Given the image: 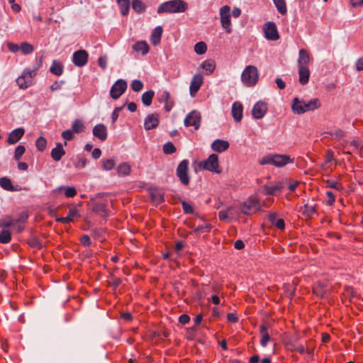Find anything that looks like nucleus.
I'll list each match as a JSON object with an SVG mask.
<instances>
[{
	"mask_svg": "<svg viewBox=\"0 0 363 363\" xmlns=\"http://www.w3.org/2000/svg\"><path fill=\"white\" fill-rule=\"evenodd\" d=\"M320 106L318 99H313L308 102L294 98L291 104V110L296 114H303L307 111H314Z\"/></svg>",
	"mask_w": 363,
	"mask_h": 363,
	"instance_id": "obj_1",
	"label": "nucleus"
},
{
	"mask_svg": "<svg viewBox=\"0 0 363 363\" xmlns=\"http://www.w3.org/2000/svg\"><path fill=\"white\" fill-rule=\"evenodd\" d=\"M188 9V4L184 0H170L161 4L157 8L158 14L163 13H182Z\"/></svg>",
	"mask_w": 363,
	"mask_h": 363,
	"instance_id": "obj_2",
	"label": "nucleus"
},
{
	"mask_svg": "<svg viewBox=\"0 0 363 363\" xmlns=\"http://www.w3.org/2000/svg\"><path fill=\"white\" fill-rule=\"evenodd\" d=\"M292 162L293 160L289 155L278 154L267 155L259 161L261 165L271 164L277 167H281Z\"/></svg>",
	"mask_w": 363,
	"mask_h": 363,
	"instance_id": "obj_3",
	"label": "nucleus"
},
{
	"mask_svg": "<svg viewBox=\"0 0 363 363\" xmlns=\"http://www.w3.org/2000/svg\"><path fill=\"white\" fill-rule=\"evenodd\" d=\"M241 80L247 86H255L259 80L257 68L254 65L247 66L241 74Z\"/></svg>",
	"mask_w": 363,
	"mask_h": 363,
	"instance_id": "obj_4",
	"label": "nucleus"
},
{
	"mask_svg": "<svg viewBox=\"0 0 363 363\" xmlns=\"http://www.w3.org/2000/svg\"><path fill=\"white\" fill-rule=\"evenodd\" d=\"M40 65L33 69L27 68L23 71L16 79V83L20 89H26L33 84V79L36 76Z\"/></svg>",
	"mask_w": 363,
	"mask_h": 363,
	"instance_id": "obj_5",
	"label": "nucleus"
},
{
	"mask_svg": "<svg viewBox=\"0 0 363 363\" xmlns=\"http://www.w3.org/2000/svg\"><path fill=\"white\" fill-rule=\"evenodd\" d=\"M199 167L201 169L208 170L211 172L220 174L222 169L219 166L218 156L216 154H211L208 157L200 162Z\"/></svg>",
	"mask_w": 363,
	"mask_h": 363,
	"instance_id": "obj_6",
	"label": "nucleus"
},
{
	"mask_svg": "<svg viewBox=\"0 0 363 363\" xmlns=\"http://www.w3.org/2000/svg\"><path fill=\"white\" fill-rule=\"evenodd\" d=\"M220 24L225 31L230 34L232 33L230 20V7L228 5L222 6L219 10Z\"/></svg>",
	"mask_w": 363,
	"mask_h": 363,
	"instance_id": "obj_7",
	"label": "nucleus"
},
{
	"mask_svg": "<svg viewBox=\"0 0 363 363\" xmlns=\"http://www.w3.org/2000/svg\"><path fill=\"white\" fill-rule=\"evenodd\" d=\"M189 162L187 160H183L176 169V174L180 182L185 186L189 184L190 178L188 174Z\"/></svg>",
	"mask_w": 363,
	"mask_h": 363,
	"instance_id": "obj_8",
	"label": "nucleus"
},
{
	"mask_svg": "<svg viewBox=\"0 0 363 363\" xmlns=\"http://www.w3.org/2000/svg\"><path fill=\"white\" fill-rule=\"evenodd\" d=\"M264 36L269 40H277L279 39V34L277 25L274 22L268 21L263 25Z\"/></svg>",
	"mask_w": 363,
	"mask_h": 363,
	"instance_id": "obj_9",
	"label": "nucleus"
},
{
	"mask_svg": "<svg viewBox=\"0 0 363 363\" xmlns=\"http://www.w3.org/2000/svg\"><path fill=\"white\" fill-rule=\"evenodd\" d=\"M201 121V113L196 110H193L186 116L184 123L186 127L194 126V130H197L200 128Z\"/></svg>",
	"mask_w": 363,
	"mask_h": 363,
	"instance_id": "obj_10",
	"label": "nucleus"
},
{
	"mask_svg": "<svg viewBox=\"0 0 363 363\" xmlns=\"http://www.w3.org/2000/svg\"><path fill=\"white\" fill-rule=\"evenodd\" d=\"M128 87L127 83L124 79H118L111 86L110 96L113 99H118L125 93Z\"/></svg>",
	"mask_w": 363,
	"mask_h": 363,
	"instance_id": "obj_11",
	"label": "nucleus"
},
{
	"mask_svg": "<svg viewBox=\"0 0 363 363\" xmlns=\"http://www.w3.org/2000/svg\"><path fill=\"white\" fill-rule=\"evenodd\" d=\"M260 210L259 202L256 199H249L240 206V211L245 215H250L252 211L257 212Z\"/></svg>",
	"mask_w": 363,
	"mask_h": 363,
	"instance_id": "obj_12",
	"label": "nucleus"
},
{
	"mask_svg": "<svg viewBox=\"0 0 363 363\" xmlns=\"http://www.w3.org/2000/svg\"><path fill=\"white\" fill-rule=\"evenodd\" d=\"M89 54L84 50H77L73 53L72 62L77 67H82L86 65Z\"/></svg>",
	"mask_w": 363,
	"mask_h": 363,
	"instance_id": "obj_13",
	"label": "nucleus"
},
{
	"mask_svg": "<svg viewBox=\"0 0 363 363\" xmlns=\"http://www.w3.org/2000/svg\"><path fill=\"white\" fill-rule=\"evenodd\" d=\"M203 83V77L201 74L198 73L194 74L193 77L190 87H189V92L191 96H194L195 94L198 92V91L200 89L201 86H202Z\"/></svg>",
	"mask_w": 363,
	"mask_h": 363,
	"instance_id": "obj_14",
	"label": "nucleus"
},
{
	"mask_svg": "<svg viewBox=\"0 0 363 363\" xmlns=\"http://www.w3.org/2000/svg\"><path fill=\"white\" fill-rule=\"evenodd\" d=\"M267 111V104L263 101L257 102L252 110V114L256 119L262 118Z\"/></svg>",
	"mask_w": 363,
	"mask_h": 363,
	"instance_id": "obj_15",
	"label": "nucleus"
},
{
	"mask_svg": "<svg viewBox=\"0 0 363 363\" xmlns=\"http://www.w3.org/2000/svg\"><path fill=\"white\" fill-rule=\"evenodd\" d=\"M159 115L156 113L147 115L144 121V128L147 130L156 128L159 125Z\"/></svg>",
	"mask_w": 363,
	"mask_h": 363,
	"instance_id": "obj_16",
	"label": "nucleus"
},
{
	"mask_svg": "<svg viewBox=\"0 0 363 363\" xmlns=\"http://www.w3.org/2000/svg\"><path fill=\"white\" fill-rule=\"evenodd\" d=\"M28 218V214L27 212H21L17 218L15 220V225L12 227L16 233H21L25 228V224Z\"/></svg>",
	"mask_w": 363,
	"mask_h": 363,
	"instance_id": "obj_17",
	"label": "nucleus"
},
{
	"mask_svg": "<svg viewBox=\"0 0 363 363\" xmlns=\"http://www.w3.org/2000/svg\"><path fill=\"white\" fill-rule=\"evenodd\" d=\"M285 184L284 182L278 181L276 182L273 185L264 186V189L265 191V194L274 196L277 195L278 192H281Z\"/></svg>",
	"mask_w": 363,
	"mask_h": 363,
	"instance_id": "obj_18",
	"label": "nucleus"
},
{
	"mask_svg": "<svg viewBox=\"0 0 363 363\" xmlns=\"http://www.w3.org/2000/svg\"><path fill=\"white\" fill-rule=\"evenodd\" d=\"M25 133V130L23 128H18L13 130L9 135L7 143L9 144H15L18 142Z\"/></svg>",
	"mask_w": 363,
	"mask_h": 363,
	"instance_id": "obj_19",
	"label": "nucleus"
},
{
	"mask_svg": "<svg viewBox=\"0 0 363 363\" xmlns=\"http://www.w3.org/2000/svg\"><path fill=\"white\" fill-rule=\"evenodd\" d=\"M93 135L101 141L106 140L108 135L106 127L102 123L96 125L93 128Z\"/></svg>",
	"mask_w": 363,
	"mask_h": 363,
	"instance_id": "obj_20",
	"label": "nucleus"
},
{
	"mask_svg": "<svg viewBox=\"0 0 363 363\" xmlns=\"http://www.w3.org/2000/svg\"><path fill=\"white\" fill-rule=\"evenodd\" d=\"M230 144L227 140L217 139L211 145V149L217 152H223L229 148Z\"/></svg>",
	"mask_w": 363,
	"mask_h": 363,
	"instance_id": "obj_21",
	"label": "nucleus"
},
{
	"mask_svg": "<svg viewBox=\"0 0 363 363\" xmlns=\"http://www.w3.org/2000/svg\"><path fill=\"white\" fill-rule=\"evenodd\" d=\"M242 105L240 102H235L232 106V116L235 122H240L242 118Z\"/></svg>",
	"mask_w": 363,
	"mask_h": 363,
	"instance_id": "obj_22",
	"label": "nucleus"
},
{
	"mask_svg": "<svg viewBox=\"0 0 363 363\" xmlns=\"http://www.w3.org/2000/svg\"><path fill=\"white\" fill-rule=\"evenodd\" d=\"M62 190H64L65 196L67 198H73L77 194V189L74 186H59V187L53 190V193L59 194Z\"/></svg>",
	"mask_w": 363,
	"mask_h": 363,
	"instance_id": "obj_23",
	"label": "nucleus"
},
{
	"mask_svg": "<svg viewBox=\"0 0 363 363\" xmlns=\"http://www.w3.org/2000/svg\"><path fill=\"white\" fill-rule=\"evenodd\" d=\"M65 150L63 149L61 143H57L56 147L51 151V157L53 160L58 162L65 155Z\"/></svg>",
	"mask_w": 363,
	"mask_h": 363,
	"instance_id": "obj_24",
	"label": "nucleus"
},
{
	"mask_svg": "<svg viewBox=\"0 0 363 363\" xmlns=\"http://www.w3.org/2000/svg\"><path fill=\"white\" fill-rule=\"evenodd\" d=\"M269 220L272 225H274L279 230H284L285 228V222L282 218L277 219V213H272L269 215Z\"/></svg>",
	"mask_w": 363,
	"mask_h": 363,
	"instance_id": "obj_25",
	"label": "nucleus"
},
{
	"mask_svg": "<svg viewBox=\"0 0 363 363\" xmlns=\"http://www.w3.org/2000/svg\"><path fill=\"white\" fill-rule=\"evenodd\" d=\"M92 211L103 218H106L108 214V211L106 208V205L104 203H95L93 206Z\"/></svg>",
	"mask_w": 363,
	"mask_h": 363,
	"instance_id": "obj_26",
	"label": "nucleus"
},
{
	"mask_svg": "<svg viewBox=\"0 0 363 363\" xmlns=\"http://www.w3.org/2000/svg\"><path fill=\"white\" fill-rule=\"evenodd\" d=\"M299 82L304 85L308 82L310 71L308 67H298Z\"/></svg>",
	"mask_w": 363,
	"mask_h": 363,
	"instance_id": "obj_27",
	"label": "nucleus"
},
{
	"mask_svg": "<svg viewBox=\"0 0 363 363\" xmlns=\"http://www.w3.org/2000/svg\"><path fill=\"white\" fill-rule=\"evenodd\" d=\"M50 72L54 75L61 76L64 72L62 63L58 60H54L50 67Z\"/></svg>",
	"mask_w": 363,
	"mask_h": 363,
	"instance_id": "obj_28",
	"label": "nucleus"
},
{
	"mask_svg": "<svg viewBox=\"0 0 363 363\" xmlns=\"http://www.w3.org/2000/svg\"><path fill=\"white\" fill-rule=\"evenodd\" d=\"M133 49L134 51L145 55L149 52L150 47L145 41H138L133 45Z\"/></svg>",
	"mask_w": 363,
	"mask_h": 363,
	"instance_id": "obj_29",
	"label": "nucleus"
},
{
	"mask_svg": "<svg viewBox=\"0 0 363 363\" xmlns=\"http://www.w3.org/2000/svg\"><path fill=\"white\" fill-rule=\"evenodd\" d=\"M310 56L307 50L301 49L299 51V57L298 60V67H308Z\"/></svg>",
	"mask_w": 363,
	"mask_h": 363,
	"instance_id": "obj_30",
	"label": "nucleus"
},
{
	"mask_svg": "<svg viewBox=\"0 0 363 363\" xmlns=\"http://www.w3.org/2000/svg\"><path fill=\"white\" fill-rule=\"evenodd\" d=\"M259 333L262 335V339L260 340V345L265 347L268 342L271 340V337L267 332V327L266 325L262 324L259 328Z\"/></svg>",
	"mask_w": 363,
	"mask_h": 363,
	"instance_id": "obj_31",
	"label": "nucleus"
},
{
	"mask_svg": "<svg viewBox=\"0 0 363 363\" xmlns=\"http://www.w3.org/2000/svg\"><path fill=\"white\" fill-rule=\"evenodd\" d=\"M162 28L161 26H157L152 31L151 34L150 41L152 45H157L160 43L162 34Z\"/></svg>",
	"mask_w": 363,
	"mask_h": 363,
	"instance_id": "obj_32",
	"label": "nucleus"
},
{
	"mask_svg": "<svg viewBox=\"0 0 363 363\" xmlns=\"http://www.w3.org/2000/svg\"><path fill=\"white\" fill-rule=\"evenodd\" d=\"M313 294L320 298H324L326 294L325 284L321 281L316 282L313 287Z\"/></svg>",
	"mask_w": 363,
	"mask_h": 363,
	"instance_id": "obj_33",
	"label": "nucleus"
},
{
	"mask_svg": "<svg viewBox=\"0 0 363 363\" xmlns=\"http://www.w3.org/2000/svg\"><path fill=\"white\" fill-rule=\"evenodd\" d=\"M201 67L206 72L207 74H211L216 69V64L213 60H208L201 63Z\"/></svg>",
	"mask_w": 363,
	"mask_h": 363,
	"instance_id": "obj_34",
	"label": "nucleus"
},
{
	"mask_svg": "<svg viewBox=\"0 0 363 363\" xmlns=\"http://www.w3.org/2000/svg\"><path fill=\"white\" fill-rule=\"evenodd\" d=\"M85 125L84 122L80 119H75L72 124V130L77 134L84 132Z\"/></svg>",
	"mask_w": 363,
	"mask_h": 363,
	"instance_id": "obj_35",
	"label": "nucleus"
},
{
	"mask_svg": "<svg viewBox=\"0 0 363 363\" xmlns=\"http://www.w3.org/2000/svg\"><path fill=\"white\" fill-rule=\"evenodd\" d=\"M212 229V225L211 224H206L202 225L197 226L193 231L192 234L195 235H200L203 233H209Z\"/></svg>",
	"mask_w": 363,
	"mask_h": 363,
	"instance_id": "obj_36",
	"label": "nucleus"
},
{
	"mask_svg": "<svg viewBox=\"0 0 363 363\" xmlns=\"http://www.w3.org/2000/svg\"><path fill=\"white\" fill-rule=\"evenodd\" d=\"M0 186L6 191H16L12 184L11 180L7 177L0 178Z\"/></svg>",
	"mask_w": 363,
	"mask_h": 363,
	"instance_id": "obj_37",
	"label": "nucleus"
},
{
	"mask_svg": "<svg viewBox=\"0 0 363 363\" xmlns=\"http://www.w3.org/2000/svg\"><path fill=\"white\" fill-rule=\"evenodd\" d=\"M155 92L152 90L147 91L144 92L142 95V101L143 104L146 106H149L151 105L152 99L154 97Z\"/></svg>",
	"mask_w": 363,
	"mask_h": 363,
	"instance_id": "obj_38",
	"label": "nucleus"
},
{
	"mask_svg": "<svg viewBox=\"0 0 363 363\" xmlns=\"http://www.w3.org/2000/svg\"><path fill=\"white\" fill-rule=\"evenodd\" d=\"M132 8L138 13H141L145 11L146 6L141 0H133Z\"/></svg>",
	"mask_w": 363,
	"mask_h": 363,
	"instance_id": "obj_39",
	"label": "nucleus"
},
{
	"mask_svg": "<svg viewBox=\"0 0 363 363\" xmlns=\"http://www.w3.org/2000/svg\"><path fill=\"white\" fill-rule=\"evenodd\" d=\"M273 1L279 13L285 15L287 12L285 0H273Z\"/></svg>",
	"mask_w": 363,
	"mask_h": 363,
	"instance_id": "obj_40",
	"label": "nucleus"
},
{
	"mask_svg": "<svg viewBox=\"0 0 363 363\" xmlns=\"http://www.w3.org/2000/svg\"><path fill=\"white\" fill-rule=\"evenodd\" d=\"M117 172L119 176H126L130 172V167L127 163H121L117 167Z\"/></svg>",
	"mask_w": 363,
	"mask_h": 363,
	"instance_id": "obj_41",
	"label": "nucleus"
},
{
	"mask_svg": "<svg viewBox=\"0 0 363 363\" xmlns=\"http://www.w3.org/2000/svg\"><path fill=\"white\" fill-rule=\"evenodd\" d=\"M20 50L23 55H29L34 51V47L29 43L23 42L20 45Z\"/></svg>",
	"mask_w": 363,
	"mask_h": 363,
	"instance_id": "obj_42",
	"label": "nucleus"
},
{
	"mask_svg": "<svg viewBox=\"0 0 363 363\" xmlns=\"http://www.w3.org/2000/svg\"><path fill=\"white\" fill-rule=\"evenodd\" d=\"M16 218H12L11 216H6L5 218L0 220V227L1 228H9L15 225Z\"/></svg>",
	"mask_w": 363,
	"mask_h": 363,
	"instance_id": "obj_43",
	"label": "nucleus"
},
{
	"mask_svg": "<svg viewBox=\"0 0 363 363\" xmlns=\"http://www.w3.org/2000/svg\"><path fill=\"white\" fill-rule=\"evenodd\" d=\"M11 240V234L9 230H2L0 232V243L6 244Z\"/></svg>",
	"mask_w": 363,
	"mask_h": 363,
	"instance_id": "obj_44",
	"label": "nucleus"
},
{
	"mask_svg": "<svg viewBox=\"0 0 363 363\" xmlns=\"http://www.w3.org/2000/svg\"><path fill=\"white\" fill-rule=\"evenodd\" d=\"M301 212L303 215L310 218L315 213V206L306 203L303 207Z\"/></svg>",
	"mask_w": 363,
	"mask_h": 363,
	"instance_id": "obj_45",
	"label": "nucleus"
},
{
	"mask_svg": "<svg viewBox=\"0 0 363 363\" xmlns=\"http://www.w3.org/2000/svg\"><path fill=\"white\" fill-rule=\"evenodd\" d=\"M119 6L121 14L125 16L128 14L130 10V1H121L117 3Z\"/></svg>",
	"mask_w": 363,
	"mask_h": 363,
	"instance_id": "obj_46",
	"label": "nucleus"
},
{
	"mask_svg": "<svg viewBox=\"0 0 363 363\" xmlns=\"http://www.w3.org/2000/svg\"><path fill=\"white\" fill-rule=\"evenodd\" d=\"M207 50L206 44L204 42H199L194 46V51L198 55H203Z\"/></svg>",
	"mask_w": 363,
	"mask_h": 363,
	"instance_id": "obj_47",
	"label": "nucleus"
},
{
	"mask_svg": "<svg viewBox=\"0 0 363 363\" xmlns=\"http://www.w3.org/2000/svg\"><path fill=\"white\" fill-rule=\"evenodd\" d=\"M163 152L166 155H171L177 151V149L172 142H167L163 145Z\"/></svg>",
	"mask_w": 363,
	"mask_h": 363,
	"instance_id": "obj_48",
	"label": "nucleus"
},
{
	"mask_svg": "<svg viewBox=\"0 0 363 363\" xmlns=\"http://www.w3.org/2000/svg\"><path fill=\"white\" fill-rule=\"evenodd\" d=\"M35 146L36 148L40 151L43 152L45 150L47 146V140L43 137H39L35 142Z\"/></svg>",
	"mask_w": 363,
	"mask_h": 363,
	"instance_id": "obj_49",
	"label": "nucleus"
},
{
	"mask_svg": "<svg viewBox=\"0 0 363 363\" xmlns=\"http://www.w3.org/2000/svg\"><path fill=\"white\" fill-rule=\"evenodd\" d=\"M116 165L115 160L113 159H106L102 160L103 169L105 170H111Z\"/></svg>",
	"mask_w": 363,
	"mask_h": 363,
	"instance_id": "obj_50",
	"label": "nucleus"
},
{
	"mask_svg": "<svg viewBox=\"0 0 363 363\" xmlns=\"http://www.w3.org/2000/svg\"><path fill=\"white\" fill-rule=\"evenodd\" d=\"M26 148L23 145H18L16 147L15 152H14V159L16 161H18L22 155L25 153Z\"/></svg>",
	"mask_w": 363,
	"mask_h": 363,
	"instance_id": "obj_51",
	"label": "nucleus"
},
{
	"mask_svg": "<svg viewBox=\"0 0 363 363\" xmlns=\"http://www.w3.org/2000/svg\"><path fill=\"white\" fill-rule=\"evenodd\" d=\"M181 203L185 214H194V208L190 203L185 201H181Z\"/></svg>",
	"mask_w": 363,
	"mask_h": 363,
	"instance_id": "obj_52",
	"label": "nucleus"
},
{
	"mask_svg": "<svg viewBox=\"0 0 363 363\" xmlns=\"http://www.w3.org/2000/svg\"><path fill=\"white\" fill-rule=\"evenodd\" d=\"M171 99L170 94L168 91L164 90L162 91L158 96V101L160 103H165Z\"/></svg>",
	"mask_w": 363,
	"mask_h": 363,
	"instance_id": "obj_53",
	"label": "nucleus"
},
{
	"mask_svg": "<svg viewBox=\"0 0 363 363\" xmlns=\"http://www.w3.org/2000/svg\"><path fill=\"white\" fill-rule=\"evenodd\" d=\"M87 160L82 156L78 157L77 161L74 162V167L77 169H82L86 167Z\"/></svg>",
	"mask_w": 363,
	"mask_h": 363,
	"instance_id": "obj_54",
	"label": "nucleus"
},
{
	"mask_svg": "<svg viewBox=\"0 0 363 363\" xmlns=\"http://www.w3.org/2000/svg\"><path fill=\"white\" fill-rule=\"evenodd\" d=\"M131 89L136 92L141 91L143 88V84L140 80L135 79L132 82Z\"/></svg>",
	"mask_w": 363,
	"mask_h": 363,
	"instance_id": "obj_55",
	"label": "nucleus"
},
{
	"mask_svg": "<svg viewBox=\"0 0 363 363\" xmlns=\"http://www.w3.org/2000/svg\"><path fill=\"white\" fill-rule=\"evenodd\" d=\"M69 213H68V217H69V218H72V221L74 220V218H76V217H79V214L78 213V210L77 208V207L74 205H70L69 206Z\"/></svg>",
	"mask_w": 363,
	"mask_h": 363,
	"instance_id": "obj_56",
	"label": "nucleus"
},
{
	"mask_svg": "<svg viewBox=\"0 0 363 363\" xmlns=\"http://www.w3.org/2000/svg\"><path fill=\"white\" fill-rule=\"evenodd\" d=\"M74 133L72 130H66L62 133V137L66 140H71L74 138Z\"/></svg>",
	"mask_w": 363,
	"mask_h": 363,
	"instance_id": "obj_57",
	"label": "nucleus"
},
{
	"mask_svg": "<svg viewBox=\"0 0 363 363\" xmlns=\"http://www.w3.org/2000/svg\"><path fill=\"white\" fill-rule=\"evenodd\" d=\"M80 242L84 247H89L91 244V239L87 235H83L80 238Z\"/></svg>",
	"mask_w": 363,
	"mask_h": 363,
	"instance_id": "obj_58",
	"label": "nucleus"
},
{
	"mask_svg": "<svg viewBox=\"0 0 363 363\" xmlns=\"http://www.w3.org/2000/svg\"><path fill=\"white\" fill-rule=\"evenodd\" d=\"M123 108V106H121V107H116L115 108V109L113 110L112 114H111V120H112V123H115L118 118V115H119V113L120 111Z\"/></svg>",
	"mask_w": 363,
	"mask_h": 363,
	"instance_id": "obj_59",
	"label": "nucleus"
},
{
	"mask_svg": "<svg viewBox=\"0 0 363 363\" xmlns=\"http://www.w3.org/2000/svg\"><path fill=\"white\" fill-rule=\"evenodd\" d=\"M328 186L330 188L340 190L342 188V185L338 183L337 182L333 181V180H328L327 181Z\"/></svg>",
	"mask_w": 363,
	"mask_h": 363,
	"instance_id": "obj_60",
	"label": "nucleus"
},
{
	"mask_svg": "<svg viewBox=\"0 0 363 363\" xmlns=\"http://www.w3.org/2000/svg\"><path fill=\"white\" fill-rule=\"evenodd\" d=\"M7 48L9 51L14 53L20 50V45L11 42L7 43Z\"/></svg>",
	"mask_w": 363,
	"mask_h": 363,
	"instance_id": "obj_61",
	"label": "nucleus"
},
{
	"mask_svg": "<svg viewBox=\"0 0 363 363\" xmlns=\"http://www.w3.org/2000/svg\"><path fill=\"white\" fill-rule=\"evenodd\" d=\"M98 65L102 69H105L107 66V58L106 56H101L98 59Z\"/></svg>",
	"mask_w": 363,
	"mask_h": 363,
	"instance_id": "obj_62",
	"label": "nucleus"
},
{
	"mask_svg": "<svg viewBox=\"0 0 363 363\" xmlns=\"http://www.w3.org/2000/svg\"><path fill=\"white\" fill-rule=\"evenodd\" d=\"M189 321L190 316L187 314H182L179 317V322L182 325L187 324Z\"/></svg>",
	"mask_w": 363,
	"mask_h": 363,
	"instance_id": "obj_63",
	"label": "nucleus"
},
{
	"mask_svg": "<svg viewBox=\"0 0 363 363\" xmlns=\"http://www.w3.org/2000/svg\"><path fill=\"white\" fill-rule=\"evenodd\" d=\"M227 320L230 323H237L238 321V317L235 313H229L227 315Z\"/></svg>",
	"mask_w": 363,
	"mask_h": 363,
	"instance_id": "obj_64",
	"label": "nucleus"
}]
</instances>
